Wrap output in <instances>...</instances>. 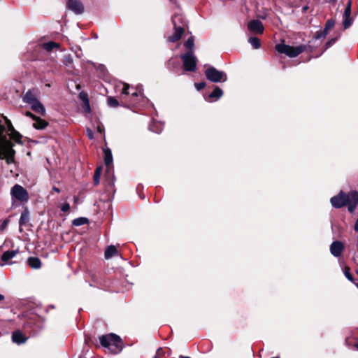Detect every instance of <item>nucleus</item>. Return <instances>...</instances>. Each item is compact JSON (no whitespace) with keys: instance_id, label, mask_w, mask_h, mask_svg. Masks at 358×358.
Listing matches in <instances>:
<instances>
[{"instance_id":"f257e3e1","label":"nucleus","mask_w":358,"mask_h":358,"mask_svg":"<svg viewBox=\"0 0 358 358\" xmlns=\"http://www.w3.org/2000/svg\"><path fill=\"white\" fill-rule=\"evenodd\" d=\"M2 117L5 120L6 127L1 124L0 120V159H5L9 164L14 162L15 150L13 149V143L7 138V135L17 143L20 142L21 135L15 130L11 122L6 117Z\"/></svg>"},{"instance_id":"f03ea898","label":"nucleus","mask_w":358,"mask_h":358,"mask_svg":"<svg viewBox=\"0 0 358 358\" xmlns=\"http://www.w3.org/2000/svg\"><path fill=\"white\" fill-rule=\"evenodd\" d=\"M102 346L107 348L112 353L117 354L122 350V341L120 336L109 334L99 338Z\"/></svg>"},{"instance_id":"7ed1b4c3","label":"nucleus","mask_w":358,"mask_h":358,"mask_svg":"<svg viewBox=\"0 0 358 358\" xmlns=\"http://www.w3.org/2000/svg\"><path fill=\"white\" fill-rule=\"evenodd\" d=\"M172 22L174 28V33L169 36L168 41L170 42H176L180 39L184 33V21L180 14H175L172 17Z\"/></svg>"},{"instance_id":"20e7f679","label":"nucleus","mask_w":358,"mask_h":358,"mask_svg":"<svg viewBox=\"0 0 358 358\" xmlns=\"http://www.w3.org/2000/svg\"><path fill=\"white\" fill-rule=\"evenodd\" d=\"M306 49L305 45H299L296 47L290 46L286 44H278L275 45V50L285 54L290 57H294L303 52Z\"/></svg>"},{"instance_id":"39448f33","label":"nucleus","mask_w":358,"mask_h":358,"mask_svg":"<svg viewBox=\"0 0 358 358\" xmlns=\"http://www.w3.org/2000/svg\"><path fill=\"white\" fill-rule=\"evenodd\" d=\"M180 58L185 71L189 72L196 71L197 59L192 51L181 55Z\"/></svg>"},{"instance_id":"423d86ee","label":"nucleus","mask_w":358,"mask_h":358,"mask_svg":"<svg viewBox=\"0 0 358 358\" xmlns=\"http://www.w3.org/2000/svg\"><path fill=\"white\" fill-rule=\"evenodd\" d=\"M103 152L105 155L104 162L106 166H107L106 171V177L108 185L113 187L115 185V178L113 176V170L111 169L110 165L113 162V156L110 149L106 148L103 150Z\"/></svg>"},{"instance_id":"0eeeda50","label":"nucleus","mask_w":358,"mask_h":358,"mask_svg":"<svg viewBox=\"0 0 358 358\" xmlns=\"http://www.w3.org/2000/svg\"><path fill=\"white\" fill-rule=\"evenodd\" d=\"M206 78L213 83L225 82L227 80V74L222 71H218L215 67L210 66L205 71Z\"/></svg>"},{"instance_id":"6e6552de","label":"nucleus","mask_w":358,"mask_h":358,"mask_svg":"<svg viewBox=\"0 0 358 358\" xmlns=\"http://www.w3.org/2000/svg\"><path fill=\"white\" fill-rule=\"evenodd\" d=\"M12 199L17 200L20 202H27L29 200L27 191L20 185H15L10 191Z\"/></svg>"},{"instance_id":"1a4fd4ad","label":"nucleus","mask_w":358,"mask_h":358,"mask_svg":"<svg viewBox=\"0 0 358 358\" xmlns=\"http://www.w3.org/2000/svg\"><path fill=\"white\" fill-rule=\"evenodd\" d=\"M346 197H348L346 205H348V210L352 213L358 204V192L355 191L350 192L346 194Z\"/></svg>"},{"instance_id":"9d476101","label":"nucleus","mask_w":358,"mask_h":358,"mask_svg":"<svg viewBox=\"0 0 358 358\" xmlns=\"http://www.w3.org/2000/svg\"><path fill=\"white\" fill-rule=\"evenodd\" d=\"M346 194L341 192L338 195L331 197L330 201L334 208H339L346 205Z\"/></svg>"},{"instance_id":"9b49d317","label":"nucleus","mask_w":358,"mask_h":358,"mask_svg":"<svg viewBox=\"0 0 358 358\" xmlns=\"http://www.w3.org/2000/svg\"><path fill=\"white\" fill-rule=\"evenodd\" d=\"M67 8L76 14H81L84 10L83 3L79 0H68Z\"/></svg>"},{"instance_id":"f8f14e48","label":"nucleus","mask_w":358,"mask_h":358,"mask_svg":"<svg viewBox=\"0 0 358 358\" xmlns=\"http://www.w3.org/2000/svg\"><path fill=\"white\" fill-rule=\"evenodd\" d=\"M248 29L254 34H261L264 32V26L261 21L254 20L248 24Z\"/></svg>"},{"instance_id":"ddd939ff","label":"nucleus","mask_w":358,"mask_h":358,"mask_svg":"<svg viewBox=\"0 0 358 358\" xmlns=\"http://www.w3.org/2000/svg\"><path fill=\"white\" fill-rule=\"evenodd\" d=\"M344 248V245L342 242L336 241L331 244L330 252L333 256L338 257L341 255Z\"/></svg>"},{"instance_id":"4468645a","label":"nucleus","mask_w":358,"mask_h":358,"mask_svg":"<svg viewBox=\"0 0 358 358\" xmlns=\"http://www.w3.org/2000/svg\"><path fill=\"white\" fill-rule=\"evenodd\" d=\"M37 90L35 89L28 90L24 95L22 100L24 103H32V102L37 100Z\"/></svg>"},{"instance_id":"2eb2a0df","label":"nucleus","mask_w":358,"mask_h":358,"mask_svg":"<svg viewBox=\"0 0 358 358\" xmlns=\"http://www.w3.org/2000/svg\"><path fill=\"white\" fill-rule=\"evenodd\" d=\"M19 253L18 250H7L4 252L1 255V260L4 262V264H9V260L13 259L16 256L17 254Z\"/></svg>"},{"instance_id":"dca6fc26","label":"nucleus","mask_w":358,"mask_h":358,"mask_svg":"<svg viewBox=\"0 0 358 358\" xmlns=\"http://www.w3.org/2000/svg\"><path fill=\"white\" fill-rule=\"evenodd\" d=\"M33 110L36 113L44 115L45 114V109L43 104L37 99L36 101L32 102V103L29 104Z\"/></svg>"},{"instance_id":"f3484780","label":"nucleus","mask_w":358,"mask_h":358,"mask_svg":"<svg viewBox=\"0 0 358 358\" xmlns=\"http://www.w3.org/2000/svg\"><path fill=\"white\" fill-rule=\"evenodd\" d=\"M118 251L117 247L113 245H110L106 248L104 252V257L106 259H110L113 257L117 255Z\"/></svg>"},{"instance_id":"a211bd4d","label":"nucleus","mask_w":358,"mask_h":358,"mask_svg":"<svg viewBox=\"0 0 358 358\" xmlns=\"http://www.w3.org/2000/svg\"><path fill=\"white\" fill-rule=\"evenodd\" d=\"M12 340L15 343L22 344L27 341V337L20 331H16L13 333Z\"/></svg>"},{"instance_id":"6ab92c4d","label":"nucleus","mask_w":358,"mask_h":358,"mask_svg":"<svg viewBox=\"0 0 358 358\" xmlns=\"http://www.w3.org/2000/svg\"><path fill=\"white\" fill-rule=\"evenodd\" d=\"M34 120L35 121V122L33 124V127L36 129H43L48 124V123L45 120L40 117H36V118L34 119Z\"/></svg>"},{"instance_id":"aec40b11","label":"nucleus","mask_w":358,"mask_h":358,"mask_svg":"<svg viewBox=\"0 0 358 358\" xmlns=\"http://www.w3.org/2000/svg\"><path fill=\"white\" fill-rule=\"evenodd\" d=\"M27 262L29 266L34 269L39 268L41 266V262L37 257H31L28 258Z\"/></svg>"},{"instance_id":"412c9836","label":"nucleus","mask_w":358,"mask_h":358,"mask_svg":"<svg viewBox=\"0 0 358 358\" xmlns=\"http://www.w3.org/2000/svg\"><path fill=\"white\" fill-rule=\"evenodd\" d=\"M223 94V92L222 90L218 87H216L213 91L209 94L208 96V99H218L219 98H220Z\"/></svg>"},{"instance_id":"4be33fe9","label":"nucleus","mask_w":358,"mask_h":358,"mask_svg":"<svg viewBox=\"0 0 358 358\" xmlns=\"http://www.w3.org/2000/svg\"><path fill=\"white\" fill-rule=\"evenodd\" d=\"M29 212L27 210H24L20 216L19 225H20V231H22V226L25 224L29 221Z\"/></svg>"},{"instance_id":"5701e85b","label":"nucleus","mask_w":358,"mask_h":358,"mask_svg":"<svg viewBox=\"0 0 358 358\" xmlns=\"http://www.w3.org/2000/svg\"><path fill=\"white\" fill-rule=\"evenodd\" d=\"M43 46L45 50L50 52L54 48H58L59 47V44L55 42L50 41L43 43Z\"/></svg>"},{"instance_id":"b1692460","label":"nucleus","mask_w":358,"mask_h":358,"mask_svg":"<svg viewBox=\"0 0 358 358\" xmlns=\"http://www.w3.org/2000/svg\"><path fill=\"white\" fill-rule=\"evenodd\" d=\"M87 223H88V219L83 217L74 219L72 221V224L76 227L84 225Z\"/></svg>"},{"instance_id":"393cba45","label":"nucleus","mask_w":358,"mask_h":358,"mask_svg":"<svg viewBox=\"0 0 358 358\" xmlns=\"http://www.w3.org/2000/svg\"><path fill=\"white\" fill-rule=\"evenodd\" d=\"M248 42L255 49H258L261 46L260 41L257 37H250L248 39Z\"/></svg>"},{"instance_id":"a878e982","label":"nucleus","mask_w":358,"mask_h":358,"mask_svg":"<svg viewBox=\"0 0 358 358\" xmlns=\"http://www.w3.org/2000/svg\"><path fill=\"white\" fill-rule=\"evenodd\" d=\"M149 129L153 132L160 133L163 128L162 124L153 122L149 126Z\"/></svg>"},{"instance_id":"bb28decb","label":"nucleus","mask_w":358,"mask_h":358,"mask_svg":"<svg viewBox=\"0 0 358 358\" xmlns=\"http://www.w3.org/2000/svg\"><path fill=\"white\" fill-rule=\"evenodd\" d=\"M352 19L350 17V15L343 14V26L345 29H348L352 24Z\"/></svg>"},{"instance_id":"cd10ccee","label":"nucleus","mask_w":358,"mask_h":358,"mask_svg":"<svg viewBox=\"0 0 358 358\" xmlns=\"http://www.w3.org/2000/svg\"><path fill=\"white\" fill-rule=\"evenodd\" d=\"M184 45L190 50V51L193 52L194 43V37L191 36L189 37L185 43Z\"/></svg>"},{"instance_id":"c85d7f7f","label":"nucleus","mask_w":358,"mask_h":358,"mask_svg":"<svg viewBox=\"0 0 358 358\" xmlns=\"http://www.w3.org/2000/svg\"><path fill=\"white\" fill-rule=\"evenodd\" d=\"M101 168L99 167L96 169L94 175V182L95 185H97L99 183V178L101 176Z\"/></svg>"},{"instance_id":"c756f323","label":"nucleus","mask_w":358,"mask_h":358,"mask_svg":"<svg viewBox=\"0 0 358 358\" xmlns=\"http://www.w3.org/2000/svg\"><path fill=\"white\" fill-rule=\"evenodd\" d=\"M327 32L326 31H318L315 33V36H314V38L315 39H321V38H324L327 35Z\"/></svg>"},{"instance_id":"7c9ffc66","label":"nucleus","mask_w":358,"mask_h":358,"mask_svg":"<svg viewBox=\"0 0 358 358\" xmlns=\"http://www.w3.org/2000/svg\"><path fill=\"white\" fill-rule=\"evenodd\" d=\"M108 103L111 107H117L119 105L117 100L112 96L108 98Z\"/></svg>"},{"instance_id":"2f4dec72","label":"nucleus","mask_w":358,"mask_h":358,"mask_svg":"<svg viewBox=\"0 0 358 358\" xmlns=\"http://www.w3.org/2000/svg\"><path fill=\"white\" fill-rule=\"evenodd\" d=\"M334 25V21L333 20H328L325 24V27L324 31H326L328 33V31L331 29Z\"/></svg>"},{"instance_id":"473e14b6","label":"nucleus","mask_w":358,"mask_h":358,"mask_svg":"<svg viewBox=\"0 0 358 358\" xmlns=\"http://www.w3.org/2000/svg\"><path fill=\"white\" fill-rule=\"evenodd\" d=\"M130 87L128 84H124V87L122 89V91L121 92V98L123 99V96L124 95H128L129 94V90Z\"/></svg>"},{"instance_id":"72a5a7b5","label":"nucleus","mask_w":358,"mask_h":358,"mask_svg":"<svg viewBox=\"0 0 358 358\" xmlns=\"http://www.w3.org/2000/svg\"><path fill=\"white\" fill-rule=\"evenodd\" d=\"M84 108L86 112L89 113L90 111V102L87 98V95H85Z\"/></svg>"},{"instance_id":"f704fd0d","label":"nucleus","mask_w":358,"mask_h":358,"mask_svg":"<svg viewBox=\"0 0 358 358\" xmlns=\"http://www.w3.org/2000/svg\"><path fill=\"white\" fill-rule=\"evenodd\" d=\"M9 222H10L9 217L3 220V222L1 223V224L0 226L1 231H3L6 229Z\"/></svg>"},{"instance_id":"c9c22d12","label":"nucleus","mask_w":358,"mask_h":358,"mask_svg":"<svg viewBox=\"0 0 358 358\" xmlns=\"http://www.w3.org/2000/svg\"><path fill=\"white\" fill-rule=\"evenodd\" d=\"M70 209V205L68 203H64L61 206V210L62 212H68Z\"/></svg>"},{"instance_id":"e433bc0d","label":"nucleus","mask_w":358,"mask_h":358,"mask_svg":"<svg viewBox=\"0 0 358 358\" xmlns=\"http://www.w3.org/2000/svg\"><path fill=\"white\" fill-rule=\"evenodd\" d=\"M345 277L349 280H350L351 282H354L353 280V277L352 275V274L349 272L348 269H345Z\"/></svg>"},{"instance_id":"4c0bfd02","label":"nucleus","mask_w":358,"mask_h":358,"mask_svg":"<svg viewBox=\"0 0 358 358\" xmlns=\"http://www.w3.org/2000/svg\"><path fill=\"white\" fill-rule=\"evenodd\" d=\"M336 40V38H332L328 41L325 44V48L328 49L329 48H330L335 43Z\"/></svg>"},{"instance_id":"58836bf2","label":"nucleus","mask_w":358,"mask_h":358,"mask_svg":"<svg viewBox=\"0 0 358 358\" xmlns=\"http://www.w3.org/2000/svg\"><path fill=\"white\" fill-rule=\"evenodd\" d=\"M194 85L197 90H201L205 87L206 84H205V83H195Z\"/></svg>"},{"instance_id":"ea45409f","label":"nucleus","mask_w":358,"mask_h":358,"mask_svg":"<svg viewBox=\"0 0 358 358\" xmlns=\"http://www.w3.org/2000/svg\"><path fill=\"white\" fill-rule=\"evenodd\" d=\"M167 66H168V68H169V69H173L177 66V64L175 63L174 61H173L172 59H170L168 62Z\"/></svg>"},{"instance_id":"a19ab883","label":"nucleus","mask_w":358,"mask_h":358,"mask_svg":"<svg viewBox=\"0 0 358 358\" xmlns=\"http://www.w3.org/2000/svg\"><path fill=\"white\" fill-rule=\"evenodd\" d=\"M87 135L90 139H93L94 134H93V131L90 129H87Z\"/></svg>"},{"instance_id":"79ce46f5","label":"nucleus","mask_w":358,"mask_h":358,"mask_svg":"<svg viewBox=\"0 0 358 358\" xmlns=\"http://www.w3.org/2000/svg\"><path fill=\"white\" fill-rule=\"evenodd\" d=\"M65 64H71L72 62V58L70 55L65 57Z\"/></svg>"},{"instance_id":"37998d69","label":"nucleus","mask_w":358,"mask_h":358,"mask_svg":"<svg viewBox=\"0 0 358 358\" xmlns=\"http://www.w3.org/2000/svg\"><path fill=\"white\" fill-rule=\"evenodd\" d=\"M141 94V91H139V92L135 91V92L131 93V98L133 99L134 97L138 96L139 94ZM131 101H133L134 100L132 99Z\"/></svg>"},{"instance_id":"c03bdc74","label":"nucleus","mask_w":358,"mask_h":358,"mask_svg":"<svg viewBox=\"0 0 358 358\" xmlns=\"http://www.w3.org/2000/svg\"><path fill=\"white\" fill-rule=\"evenodd\" d=\"M25 115L26 116L31 117L33 120L36 118V116L33 115L31 112L27 111L25 113Z\"/></svg>"},{"instance_id":"a18cd8bd","label":"nucleus","mask_w":358,"mask_h":358,"mask_svg":"<svg viewBox=\"0 0 358 358\" xmlns=\"http://www.w3.org/2000/svg\"><path fill=\"white\" fill-rule=\"evenodd\" d=\"M344 13L351 15V8H345Z\"/></svg>"},{"instance_id":"49530a36","label":"nucleus","mask_w":358,"mask_h":358,"mask_svg":"<svg viewBox=\"0 0 358 358\" xmlns=\"http://www.w3.org/2000/svg\"><path fill=\"white\" fill-rule=\"evenodd\" d=\"M354 229H355V231L358 232V219L357 220V221L355 224Z\"/></svg>"},{"instance_id":"de8ad7c7","label":"nucleus","mask_w":358,"mask_h":358,"mask_svg":"<svg viewBox=\"0 0 358 358\" xmlns=\"http://www.w3.org/2000/svg\"><path fill=\"white\" fill-rule=\"evenodd\" d=\"M351 6H352V1L349 0L346 5L345 8H351Z\"/></svg>"},{"instance_id":"09e8293b","label":"nucleus","mask_w":358,"mask_h":358,"mask_svg":"<svg viewBox=\"0 0 358 358\" xmlns=\"http://www.w3.org/2000/svg\"><path fill=\"white\" fill-rule=\"evenodd\" d=\"M162 352V349H158L157 351V355H156L155 358H157V357L159 356Z\"/></svg>"},{"instance_id":"8fccbe9b","label":"nucleus","mask_w":358,"mask_h":358,"mask_svg":"<svg viewBox=\"0 0 358 358\" xmlns=\"http://www.w3.org/2000/svg\"><path fill=\"white\" fill-rule=\"evenodd\" d=\"M85 95H87V94H83V93H81V94H80V98L82 99V100H83L84 102H85Z\"/></svg>"},{"instance_id":"3c124183","label":"nucleus","mask_w":358,"mask_h":358,"mask_svg":"<svg viewBox=\"0 0 358 358\" xmlns=\"http://www.w3.org/2000/svg\"><path fill=\"white\" fill-rule=\"evenodd\" d=\"M52 190L56 192H57V193H59L60 192L59 189L56 187H52Z\"/></svg>"},{"instance_id":"603ef678","label":"nucleus","mask_w":358,"mask_h":358,"mask_svg":"<svg viewBox=\"0 0 358 358\" xmlns=\"http://www.w3.org/2000/svg\"><path fill=\"white\" fill-rule=\"evenodd\" d=\"M97 129H98V131H99V132L102 133V131H103V129H102V127H101L99 126V127H98V128H97Z\"/></svg>"},{"instance_id":"864d4df0","label":"nucleus","mask_w":358,"mask_h":358,"mask_svg":"<svg viewBox=\"0 0 358 358\" xmlns=\"http://www.w3.org/2000/svg\"><path fill=\"white\" fill-rule=\"evenodd\" d=\"M3 299H4V296H3V295H2V294H0V301H3Z\"/></svg>"},{"instance_id":"5fc2aeb1","label":"nucleus","mask_w":358,"mask_h":358,"mask_svg":"<svg viewBox=\"0 0 358 358\" xmlns=\"http://www.w3.org/2000/svg\"><path fill=\"white\" fill-rule=\"evenodd\" d=\"M357 249L358 250V236L357 238V245H356Z\"/></svg>"},{"instance_id":"6e6d98bb","label":"nucleus","mask_w":358,"mask_h":358,"mask_svg":"<svg viewBox=\"0 0 358 358\" xmlns=\"http://www.w3.org/2000/svg\"><path fill=\"white\" fill-rule=\"evenodd\" d=\"M330 1L335 3L337 1V0H330Z\"/></svg>"},{"instance_id":"4d7b16f0","label":"nucleus","mask_w":358,"mask_h":358,"mask_svg":"<svg viewBox=\"0 0 358 358\" xmlns=\"http://www.w3.org/2000/svg\"><path fill=\"white\" fill-rule=\"evenodd\" d=\"M180 358H190L189 357H183V356H180Z\"/></svg>"},{"instance_id":"13d9d810","label":"nucleus","mask_w":358,"mask_h":358,"mask_svg":"<svg viewBox=\"0 0 358 358\" xmlns=\"http://www.w3.org/2000/svg\"><path fill=\"white\" fill-rule=\"evenodd\" d=\"M355 284L357 285V287H358V284H357V283H355Z\"/></svg>"},{"instance_id":"bf43d9fd","label":"nucleus","mask_w":358,"mask_h":358,"mask_svg":"<svg viewBox=\"0 0 358 358\" xmlns=\"http://www.w3.org/2000/svg\"><path fill=\"white\" fill-rule=\"evenodd\" d=\"M357 348H358V345H357Z\"/></svg>"}]
</instances>
